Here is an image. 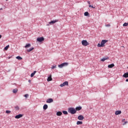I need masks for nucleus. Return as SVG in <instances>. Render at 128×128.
Segmentation results:
<instances>
[{
    "instance_id": "obj_6",
    "label": "nucleus",
    "mask_w": 128,
    "mask_h": 128,
    "mask_svg": "<svg viewBox=\"0 0 128 128\" xmlns=\"http://www.w3.org/2000/svg\"><path fill=\"white\" fill-rule=\"evenodd\" d=\"M44 38L43 37H40L37 38V41L39 42H44Z\"/></svg>"
},
{
    "instance_id": "obj_14",
    "label": "nucleus",
    "mask_w": 128,
    "mask_h": 128,
    "mask_svg": "<svg viewBox=\"0 0 128 128\" xmlns=\"http://www.w3.org/2000/svg\"><path fill=\"white\" fill-rule=\"evenodd\" d=\"M56 22H58V20H52L49 24H56Z\"/></svg>"
},
{
    "instance_id": "obj_2",
    "label": "nucleus",
    "mask_w": 128,
    "mask_h": 128,
    "mask_svg": "<svg viewBox=\"0 0 128 128\" xmlns=\"http://www.w3.org/2000/svg\"><path fill=\"white\" fill-rule=\"evenodd\" d=\"M68 66V62H64V63H62L58 65V66L60 68H62L64 66Z\"/></svg>"
},
{
    "instance_id": "obj_41",
    "label": "nucleus",
    "mask_w": 128,
    "mask_h": 128,
    "mask_svg": "<svg viewBox=\"0 0 128 128\" xmlns=\"http://www.w3.org/2000/svg\"><path fill=\"white\" fill-rule=\"evenodd\" d=\"M2 35H0V38H2Z\"/></svg>"
},
{
    "instance_id": "obj_5",
    "label": "nucleus",
    "mask_w": 128,
    "mask_h": 128,
    "mask_svg": "<svg viewBox=\"0 0 128 128\" xmlns=\"http://www.w3.org/2000/svg\"><path fill=\"white\" fill-rule=\"evenodd\" d=\"M68 86V81H66L64 82L63 84H60V86L61 88H62L63 86Z\"/></svg>"
},
{
    "instance_id": "obj_26",
    "label": "nucleus",
    "mask_w": 128,
    "mask_h": 128,
    "mask_svg": "<svg viewBox=\"0 0 128 128\" xmlns=\"http://www.w3.org/2000/svg\"><path fill=\"white\" fill-rule=\"evenodd\" d=\"M13 92L14 94H16V92H18V89H14L13 90Z\"/></svg>"
},
{
    "instance_id": "obj_32",
    "label": "nucleus",
    "mask_w": 128,
    "mask_h": 128,
    "mask_svg": "<svg viewBox=\"0 0 128 128\" xmlns=\"http://www.w3.org/2000/svg\"><path fill=\"white\" fill-rule=\"evenodd\" d=\"M128 121L124 122V123L123 124V126L126 124H128Z\"/></svg>"
},
{
    "instance_id": "obj_22",
    "label": "nucleus",
    "mask_w": 128,
    "mask_h": 128,
    "mask_svg": "<svg viewBox=\"0 0 128 128\" xmlns=\"http://www.w3.org/2000/svg\"><path fill=\"white\" fill-rule=\"evenodd\" d=\"M16 58L17 60H22V58L20 57V56H16Z\"/></svg>"
},
{
    "instance_id": "obj_12",
    "label": "nucleus",
    "mask_w": 128,
    "mask_h": 128,
    "mask_svg": "<svg viewBox=\"0 0 128 128\" xmlns=\"http://www.w3.org/2000/svg\"><path fill=\"white\" fill-rule=\"evenodd\" d=\"M114 64H110L108 66V68H114Z\"/></svg>"
},
{
    "instance_id": "obj_18",
    "label": "nucleus",
    "mask_w": 128,
    "mask_h": 128,
    "mask_svg": "<svg viewBox=\"0 0 128 128\" xmlns=\"http://www.w3.org/2000/svg\"><path fill=\"white\" fill-rule=\"evenodd\" d=\"M48 108V104H44L43 106L44 110H47Z\"/></svg>"
},
{
    "instance_id": "obj_38",
    "label": "nucleus",
    "mask_w": 128,
    "mask_h": 128,
    "mask_svg": "<svg viewBox=\"0 0 128 128\" xmlns=\"http://www.w3.org/2000/svg\"><path fill=\"white\" fill-rule=\"evenodd\" d=\"M28 82H30H30H32V80H28Z\"/></svg>"
},
{
    "instance_id": "obj_29",
    "label": "nucleus",
    "mask_w": 128,
    "mask_h": 128,
    "mask_svg": "<svg viewBox=\"0 0 128 128\" xmlns=\"http://www.w3.org/2000/svg\"><path fill=\"white\" fill-rule=\"evenodd\" d=\"M89 8H96V6H94L92 5H89Z\"/></svg>"
},
{
    "instance_id": "obj_16",
    "label": "nucleus",
    "mask_w": 128,
    "mask_h": 128,
    "mask_svg": "<svg viewBox=\"0 0 128 128\" xmlns=\"http://www.w3.org/2000/svg\"><path fill=\"white\" fill-rule=\"evenodd\" d=\"M84 15L85 16H90V14L88 12H85L84 13Z\"/></svg>"
},
{
    "instance_id": "obj_19",
    "label": "nucleus",
    "mask_w": 128,
    "mask_h": 128,
    "mask_svg": "<svg viewBox=\"0 0 128 128\" xmlns=\"http://www.w3.org/2000/svg\"><path fill=\"white\" fill-rule=\"evenodd\" d=\"M108 60V57H106L101 59V62H104L105 60Z\"/></svg>"
},
{
    "instance_id": "obj_28",
    "label": "nucleus",
    "mask_w": 128,
    "mask_h": 128,
    "mask_svg": "<svg viewBox=\"0 0 128 128\" xmlns=\"http://www.w3.org/2000/svg\"><path fill=\"white\" fill-rule=\"evenodd\" d=\"M15 110H20V107L18 106H15Z\"/></svg>"
},
{
    "instance_id": "obj_30",
    "label": "nucleus",
    "mask_w": 128,
    "mask_h": 128,
    "mask_svg": "<svg viewBox=\"0 0 128 128\" xmlns=\"http://www.w3.org/2000/svg\"><path fill=\"white\" fill-rule=\"evenodd\" d=\"M56 68V65H55V66H52L51 68H52V70H54V68Z\"/></svg>"
},
{
    "instance_id": "obj_1",
    "label": "nucleus",
    "mask_w": 128,
    "mask_h": 128,
    "mask_svg": "<svg viewBox=\"0 0 128 128\" xmlns=\"http://www.w3.org/2000/svg\"><path fill=\"white\" fill-rule=\"evenodd\" d=\"M108 42V40H102L101 42V44L100 43L98 44V48H102L104 46V44Z\"/></svg>"
},
{
    "instance_id": "obj_4",
    "label": "nucleus",
    "mask_w": 128,
    "mask_h": 128,
    "mask_svg": "<svg viewBox=\"0 0 128 128\" xmlns=\"http://www.w3.org/2000/svg\"><path fill=\"white\" fill-rule=\"evenodd\" d=\"M82 46H88V44H90L88 43V42L86 40H82Z\"/></svg>"
},
{
    "instance_id": "obj_3",
    "label": "nucleus",
    "mask_w": 128,
    "mask_h": 128,
    "mask_svg": "<svg viewBox=\"0 0 128 128\" xmlns=\"http://www.w3.org/2000/svg\"><path fill=\"white\" fill-rule=\"evenodd\" d=\"M68 112H70V113L72 114H74L76 112V109H74V108H70L68 109Z\"/></svg>"
},
{
    "instance_id": "obj_37",
    "label": "nucleus",
    "mask_w": 128,
    "mask_h": 128,
    "mask_svg": "<svg viewBox=\"0 0 128 128\" xmlns=\"http://www.w3.org/2000/svg\"><path fill=\"white\" fill-rule=\"evenodd\" d=\"M106 26H110V24H107L106 25Z\"/></svg>"
},
{
    "instance_id": "obj_21",
    "label": "nucleus",
    "mask_w": 128,
    "mask_h": 128,
    "mask_svg": "<svg viewBox=\"0 0 128 128\" xmlns=\"http://www.w3.org/2000/svg\"><path fill=\"white\" fill-rule=\"evenodd\" d=\"M82 110V106H78L76 108V110Z\"/></svg>"
},
{
    "instance_id": "obj_36",
    "label": "nucleus",
    "mask_w": 128,
    "mask_h": 128,
    "mask_svg": "<svg viewBox=\"0 0 128 128\" xmlns=\"http://www.w3.org/2000/svg\"><path fill=\"white\" fill-rule=\"evenodd\" d=\"M88 4H90V2L88 1Z\"/></svg>"
},
{
    "instance_id": "obj_23",
    "label": "nucleus",
    "mask_w": 128,
    "mask_h": 128,
    "mask_svg": "<svg viewBox=\"0 0 128 128\" xmlns=\"http://www.w3.org/2000/svg\"><path fill=\"white\" fill-rule=\"evenodd\" d=\"M76 124H82V121H78L76 122Z\"/></svg>"
},
{
    "instance_id": "obj_39",
    "label": "nucleus",
    "mask_w": 128,
    "mask_h": 128,
    "mask_svg": "<svg viewBox=\"0 0 128 128\" xmlns=\"http://www.w3.org/2000/svg\"><path fill=\"white\" fill-rule=\"evenodd\" d=\"M126 82H128V79H126Z\"/></svg>"
},
{
    "instance_id": "obj_7",
    "label": "nucleus",
    "mask_w": 128,
    "mask_h": 128,
    "mask_svg": "<svg viewBox=\"0 0 128 128\" xmlns=\"http://www.w3.org/2000/svg\"><path fill=\"white\" fill-rule=\"evenodd\" d=\"M22 116H24V114H19L15 116V118H17V119L20 118H22Z\"/></svg>"
},
{
    "instance_id": "obj_25",
    "label": "nucleus",
    "mask_w": 128,
    "mask_h": 128,
    "mask_svg": "<svg viewBox=\"0 0 128 128\" xmlns=\"http://www.w3.org/2000/svg\"><path fill=\"white\" fill-rule=\"evenodd\" d=\"M8 48H10V45H8V46H6L4 48L5 50H8Z\"/></svg>"
},
{
    "instance_id": "obj_10",
    "label": "nucleus",
    "mask_w": 128,
    "mask_h": 128,
    "mask_svg": "<svg viewBox=\"0 0 128 128\" xmlns=\"http://www.w3.org/2000/svg\"><path fill=\"white\" fill-rule=\"evenodd\" d=\"M122 114V111L121 110H116L115 112L116 116H118V114Z\"/></svg>"
},
{
    "instance_id": "obj_24",
    "label": "nucleus",
    "mask_w": 128,
    "mask_h": 128,
    "mask_svg": "<svg viewBox=\"0 0 128 128\" xmlns=\"http://www.w3.org/2000/svg\"><path fill=\"white\" fill-rule=\"evenodd\" d=\"M32 50H34V48H30L29 50H27V52H32Z\"/></svg>"
},
{
    "instance_id": "obj_9",
    "label": "nucleus",
    "mask_w": 128,
    "mask_h": 128,
    "mask_svg": "<svg viewBox=\"0 0 128 128\" xmlns=\"http://www.w3.org/2000/svg\"><path fill=\"white\" fill-rule=\"evenodd\" d=\"M78 118L79 120H82L84 118V117L82 115H80L78 117Z\"/></svg>"
},
{
    "instance_id": "obj_40",
    "label": "nucleus",
    "mask_w": 128,
    "mask_h": 128,
    "mask_svg": "<svg viewBox=\"0 0 128 128\" xmlns=\"http://www.w3.org/2000/svg\"><path fill=\"white\" fill-rule=\"evenodd\" d=\"M0 10H2V8H0Z\"/></svg>"
},
{
    "instance_id": "obj_35",
    "label": "nucleus",
    "mask_w": 128,
    "mask_h": 128,
    "mask_svg": "<svg viewBox=\"0 0 128 128\" xmlns=\"http://www.w3.org/2000/svg\"><path fill=\"white\" fill-rule=\"evenodd\" d=\"M124 120H126V119H122V122H124Z\"/></svg>"
},
{
    "instance_id": "obj_8",
    "label": "nucleus",
    "mask_w": 128,
    "mask_h": 128,
    "mask_svg": "<svg viewBox=\"0 0 128 128\" xmlns=\"http://www.w3.org/2000/svg\"><path fill=\"white\" fill-rule=\"evenodd\" d=\"M54 102V100L52 98H48L46 100V102L48 104H50V102Z\"/></svg>"
},
{
    "instance_id": "obj_31",
    "label": "nucleus",
    "mask_w": 128,
    "mask_h": 128,
    "mask_svg": "<svg viewBox=\"0 0 128 128\" xmlns=\"http://www.w3.org/2000/svg\"><path fill=\"white\" fill-rule=\"evenodd\" d=\"M62 112L64 114H68V112L66 111H63Z\"/></svg>"
},
{
    "instance_id": "obj_33",
    "label": "nucleus",
    "mask_w": 128,
    "mask_h": 128,
    "mask_svg": "<svg viewBox=\"0 0 128 128\" xmlns=\"http://www.w3.org/2000/svg\"><path fill=\"white\" fill-rule=\"evenodd\" d=\"M6 114H10V110H6Z\"/></svg>"
},
{
    "instance_id": "obj_34",
    "label": "nucleus",
    "mask_w": 128,
    "mask_h": 128,
    "mask_svg": "<svg viewBox=\"0 0 128 128\" xmlns=\"http://www.w3.org/2000/svg\"><path fill=\"white\" fill-rule=\"evenodd\" d=\"M24 96L25 97V98H28V94H26Z\"/></svg>"
},
{
    "instance_id": "obj_27",
    "label": "nucleus",
    "mask_w": 128,
    "mask_h": 128,
    "mask_svg": "<svg viewBox=\"0 0 128 128\" xmlns=\"http://www.w3.org/2000/svg\"><path fill=\"white\" fill-rule=\"evenodd\" d=\"M128 26V23L125 22L123 24V26Z\"/></svg>"
},
{
    "instance_id": "obj_11",
    "label": "nucleus",
    "mask_w": 128,
    "mask_h": 128,
    "mask_svg": "<svg viewBox=\"0 0 128 128\" xmlns=\"http://www.w3.org/2000/svg\"><path fill=\"white\" fill-rule=\"evenodd\" d=\"M122 76L123 78H128V72L124 73Z\"/></svg>"
},
{
    "instance_id": "obj_42",
    "label": "nucleus",
    "mask_w": 128,
    "mask_h": 128,
    "mask_svg": "<svg viewBox=\"0 0 128 128\" xmlns=\"http://www.w3.org/2000/svg\"><path fill=\"white\" fill-rule=\"evenodd\" d=\"M6 1L8 0H6Z\"/></svg>"
},
{
    "instance_id": "obj_20",
    "label": "nucleus",
    "mask_w": 128,
    "mask_h": 128,
    "mask_svg": "<svg viewBox=\"0 0 128 128\" xmlns=\"http://www.w3.org/2000/svg\"><path fill=\"white\" fill-rule=\"evenodd\" d=\"M30 44H26V46H25V48H30Z\"/></svg>"
},
{
    "instance_id": "obj_13",
    "label": "nucleus",
    "mask_w": 128,
    "mask_h": 128,
    "mask_svg": "<svg viewBox=\"0 0 128 128\" xmlns=\"http://www.w3.org/2000/svg\"><path fill=\"white\" fill-rule=\"evenodd\" d=\"M62 114V112H56V116H60Z\"/></svg>"
},
{
    "instance_id": "obj_17",
    "label": "nucleus",
    "mask_w": 128,
    "mask_h": 128,
    "mask_svg": "<svg viewBox=\"0 0 128 128\" xmlns=\"http://www.w3.org/2000/svg\"><path fill=\"white\" fill-rule=\"evenodd\" d=\"M36 74V71H34V72L30 74L31 78H32L34 76V74Z\"/></svg>"
},
{
    "instance_id": "obj_15",
    "label": "nucleus",
    "mask_w": 128,
    "mask_h": 128,
    "mask_svg": "<svg viewBox=\"0 0 128 128\" xmlns=\"http://www.w3.org/2000/svg\"><path fill=\"white\" fill-rule=\"evenodd\" d=\"M47 80H48V82H50V81L52 80V76L48 77Z\"/></svg>"
}]
</instances>
